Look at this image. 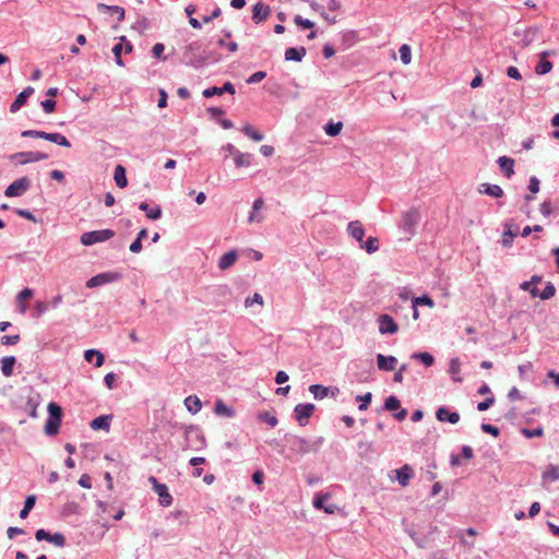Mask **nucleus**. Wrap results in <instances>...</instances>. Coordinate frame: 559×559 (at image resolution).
<instances>
[{"mask_svg": "<svg viewBox=\"0 0 559 559\" xmlns=\"http://www.w3.org/2000/svg\"><path fill=\"white\" fill-rule=\"evenodd\" d=\"M48 310V305L44 301H36L34 308V318H40Z\"/></svg>", "mask_w": 559, "mask_h": 559, "instance_id": "62", "label": "nucleus"}, {"mask_svg": "<svg viewBox=\"0 0 559 559\" xmlns=\"http://www.w3.org/2000/svg\"><path fill=\"white\" fill-rule=\"evenodd\" d=\"M266 78L265 71H257L247 79L248 84H257Z\"/></svg>", "mask_w": 559, "mask_h": 559, "instance_id": "63", "label": "nucleus"}, {"mask_svg": "<svg viewBox=\"0 0 559 559\" xmlns=\"http://www.w3.org/2000/svg\"><path fill=\"white\" fill-rule=\"evenodd\" d=\"M49 157L48 154L35 151H26V152H17L10 155V159L14 162L16 165H25L28 163H35L39 160L47 159Z\"/></svg>", "mask_w": 559, "mask_h": 559, "instance_id": "8", "label": "nucleus"}, {"mask_svg": "<svg viewBox=\"0 0 559 559\" xmlns=\"http://www.w3.org/2000/svg\"><path fill=\"white\" fill-rule=\"evenodd\" d=\"M111 420H112V415H100V416L94 418L90 423V427L93 430H105V431H108L109 428H110Z\"/></svg>", "mask_w": 559, "mask_h": 559, "instance_id": "26", "label": "nucleus"}, {"mask_svg": "<svg viewBox=\"0 0 559 559\" xmlns=\"http://www.w3.org/2000/svg\"><path fill=\"white\" fill-rule=\"evenodd\" d=\"M421 215L416 207L403 212L399 228L405 236L406 240H409L416 234V227L419 224Z\"/></svg>", "mask_w": 559, "mask_h": 559, "instance_id": "1", "label": "nucleus"}, {"mask_svg": "<svg viewBox=\"0 0 559 559\" xmlns=\"http://www.w3.org/2000/svg\"><path fill=\"white\" fill-rule=\"evenodd\" d=\"M84 359L87 362H94L95 367H100L105 361V356L98 349L91 348L84 352Z\"/></svg>", "mask_w": 559, "mask_h": 559, "instance_id": "32", "label": "nucleus"}, {"mask_svg": "<svg viewBox=\"0 0 559 559\" xmlns=\"http://www.w3.org/2000/svg\"><path fill=\"white\" fill-rule=\"evenodd\" d=\"M316 405L312 403H299L294 408V418L301 427H305L312 416Z\"/></svg>", "mask_w": 559, "mask_h": 559, "instance_id": "11", "label": "nucleus"}, {"mask_svg": "<svg viewBox=\"0 0 559 559\" xmlns=\"http://www.w3.org/2000/svg\"><path fill=\"white\" fill-rule=\"evenodd\" d=\"M40 106L45 114H51L56 110V102L51 98L41 100Z\"/></svg>", "mask_w": 559, "mask_h": 559, "instance_id": "64", "label": "nucleus"}, {"mask_svg": "<svg viewBox=\"0 0 559 559\" xmlns=\"http://www.w3.org/2000/svg\"><path fill=\"white\" fill-rule=\"evenodd\" d=\"M31 180L24 176L12 183H10L4 190V195L8 198H16L23 195L31 188Z\"/></svg>", "mask_w": 559, "mask_h": 559, "instance_id": "9", "label": "nucleus"}, {"mask_svg": "<svg viewBox=\"0 0 559 559\" xmlns=\"http://www.w3.org/2000/svg\"><path fill=\"white\" fill-rule=\"evenodd\" d=\"M151 27V22L147 17H141L133 25L132 28L138 31L140 34H143L145 31H147Z\"/></svg>", "mask_w": 559, "mask_h": 559, "instance_id": "55", "label": "nucleus"}, {"mask_svg": "<svg viewBox=\"0 0 559 559\" xmlns=\"http://www.w3.org/2000/svg\"><path fill=\"white\" fill-rule=\"evenodd\" d=\"M500 170L507 178H511L514 175V159L508 156H500L497 160Z\"/></svg>", "mask_w": 559, "mask_h": 559, "instance_id": "30", "label": "nucleus"}, {"mask_svg": "<svg viewBox=\"0 0 559 559\" xmlns=\"http://www.w3.org/2000/svg\"><path fill=\"white\" fill-rule=\"evenodd\" d=\"M222 60V55L215 50H210L202 44L201 55L191 60L190 68L202 69L209 64L217 63Z\"/></svg>", "mask_w": 559, "mask_h": 559, "instance_id": "4", "label": "nucleus"}, {"mask_svg": "<svg viewBox=\"0 0 559 559\" xmlns=\"http://www.w3.org/2000/svg\"><path fill=\"white\" fill-rule=\"evenodd\" d=\"M412 358L421 362L425 367H431L435 364V357L428 352H417Z\"/></svg>", "mask_w": 559, "mask_h": 559, "instance_id": "41", "label": "nucleus"}, {"mask_svg": "<svg viewBox=\"0 0 559 559\" xmlns=\"http://www.w3.org/2000/svg\"><path fill=\"white\" fill-rule=\"evenodd\" d=\"M330 498L331 495L329 492H317L313 497L312 504L317 510H323L328 514H333L336 510V506L325 504Z\"/></svg>", "mask_w": 559, "mask_h": 559, "instance_id": "17", "label": "nucleus"}, {"mask_svg": "<svg viewBox=\"0 0 559 559\" xmlns=\"http://www.w3.org/2000/svg\"><path fill=\"white\" fill-rule=\"evenodd\" d=\"M356 400L360 402V404L358 405V409L361 412L367 411L371 403L372 394L370 392H367L364 395H357Z\"/></svg>", "mask_w": 559, "mask_h": 559, "instance_id": "56", "label": "nucleus"}, {"mask_svg": "<svg viewBox=\"0 0 559 559\" xmlns=\"http://www.w3.org/2000/svg\"><path fill=\"white\" fill-rule=\"evenodd\" d=\"M114 179L119 188H126L128 186L127 170L122 165H117L114 171Z\"/></svg>", "mask_w": 559, "mask_h": 559, "instance_id": "38", "label": "nucleus"}, {"mask_svg": "<svg viewBox=\"0 0 559 559\" xmlns=\"http://www.w3.org/2000/svg\"><path fill=\"white\" fill-rule=\"evenodd\" d=\"M512 227H513V224L511 222L507 221V222L503 223L504 230H503V234H502L501 245L504 248L512 247L513 239L518 235V227L515 228V230H513Z\"/></svg>", "mask_w": 559, "mask_h": 559, "instance_id": "23", "label": "nucleus"}, {"mask_svg": "<svg viewBox=\"0 0 559 559\" xmlns=\"http://www.w3.org/2000/svg\"><path fill=\"white\" fill-rule=\"evenodd\" d=\"M307 53L305 47H289L285 50V60L301 62Z\"/></svg>", "mask_w": 559, "mask_h": 559, "instance_id": "28", "label": "nucleus"}, {"mask_svg": "<svg viewBox=\"0 0 559 559\" xmlns=\"http://www.w3.org/2000/svg\"><path fill=\"white\" fill-rule=\"evenodd\" d=\"M397 365V358L389 355L385 356L383 354H377V366L379 370L382 371H393L395 370Z\"/></svg>", "mask_w": 559, "mask_h": 559, "instance_id": "21", "label": "nucleus"}, {"mask_svg": "<svg viewBox=\"0 0 559 559\" xmlns=\"http://www.w3.org/2000/svg\"><path fill=\"white\" fill-rule=\"evenodd\" d=\"M361 249L366 250L367 253L371 254L378 251L379 249V240L377 237H368L367 240H362L359 242Z\"/></svg>", "mask_w": 559, "mask_h": 559, "instance_id": "42", "label": "nucleus"}, {"mask_svg": "<svg viewBox=\"0 0 559 559\" xmlns=\"http://www.w3.org/2000/svg\"><path fill=\"white\" fill-rule=\"evenodd\" d=\"M165 45L162 43H156L152 48V55L154 58L158 60H166L167 56L164 55Z\"/></svg>", "mask_w": 559, "mask_h": 559, "instance_id": "59", "label": "nucleus"}, {"mask_svg": "<svg viewBox=\"0 0 559 559\" xmlns=\"http://www.w3.org/2000/svg\"><path fill=\"white\" fill-rule=\"evenodd\" d=\"M540 32H542V28L537 25L527 27L522 33L521 46L523 48L528 47L532 43H534L536 39L539 38Z\"/></svg>", "mask_w": 559, "mask_h": 559, "instance_id": "22", "label": "nucleus"}, {"mask_svg": "<svg viewBox=\"0 0 559 559\" xmlns=\"http://www.w3.org/2000/svg\"><path fill=\"white\" fill-rule=\"evenodd\" d=\"M238 259V253L236 250H229L228 252L224 253L218 261V267L221 270H227L230 266H233Z\"/></svg>", "mask_w": 559, "mask_h": 559, "instance_id": "31", "label": "nucleus"}, {"mask_svg": "<svg viewBox=\"0 0 559 559\" xmlns=\"http://www.w3.org/2000/svg\"><path fill=\"white\" fill-rule=\"evenodd\" d=\"M257 418L262 423H266L271 427H275L278 424L277 418L274 415H271L269 412L259 413Z\"/></svg>", "mask_w": 559, "mask_h": 559, "instance_id": "54", "label": "nucleus"}, {"mask_svg": "<svg viewBox=\"0 0 559 559\" xmlns=\"http://www.w3.org/2000/svg\"><path fill=\"white\" fill-rule=\"evenodd\" d=\"M448 371L451 374V377H452L454 382H462L463 381V379L459 376V373L461 371L460 358H457V357L451 358Z\"/></svg>", "mask_w": 559, "mask_h": 559, "instance_id": "40", "label": "nucleus"}, {"mask_svg": "<svg viewBox=\"0 0 559 559\" xmlns=\"http://www.w3.org/2000/svg\"><path fill=\"white\" fill-rule=\"evenodd\" d=\"M35 538L38 542L46 540L60 548L67 545L66 536L62 533L57 532L55 534H51L45 528H38L35 532Z\"/></svg>", "mask_w": 559, "mask_h": 559, "instance_id": "13", "label": "nucleus"}, {"mask_svg": "<svg viewBox=\"0 0 559 559\" xmlns=\"http://www.w3.org/2000/svg\"><path fill=\"white\" fill-rule=\"evenodd\" d=\"M400 58L403 64H409L412 61V49L407 44H403L400 49Z\"/></svg>", "mask_w": 559, "mask_h": 559, "instance_id": "52", "label": "nucleus"}, {"mask_svg": "<svg viewBox=\"0 0 559 559\" xmlns=\"http://www.w3.org/2000/svg\"><path fill=\"white\" fill-rule=\"evenodd\" d=\"M40 404V395L38 393L29 392L26 397V403L23 409L32 417L37 418V407Z\"/></svg>", "mask_w": 559, "mask_h": 559, "instance_id": "19", "label": "nucleus"}, {"mask_svg": "<svg viewBox=\"0 0 559 559\" xmlns=\"http://www.w3.org/2000/svg\"><path fill=\"white\" fill-rule=\"evenodd\" d=\"M264 206V200L262 198H258L253 201L252 210L249 213L248 222H261L263 217L259 214V211Z\"/></svg>", "mask_w": 559, "mask_h": 559, "instance_id": "36", "label": "nucleus"}, {"mask_svg": "<svg viewBox=\"0 0 559 559\" xmlns=\"http://www.w3.org/2000/svg\"><path fill=\"white\" fill-rule=\"evenodd\" d=\"M436 418L440 423H449L455 425L460 421V414L448 406H440L436 411Z\"/></svg>", "mask_w": 559, "mask_h": 559, "instance_id": "15", "label": "nucleus"}, {"mask_svg": "<svg viewBox=\"0 0 559 559\" xmlns=\"http://www.w3.org/2000/svg\"><path fill=\"white\" fill-rule=\"evenodd\" d=\"M201 49H202V41L201 40H194V41L189 43L183 48V52H182L183 60H182V62L187 67H190L189 62L191 60H193L194 58H198V56L201 55Z\"/></svg>", "mask_w": 559, "mask_h": 559, "instance_id": "18", "label": "nucleus"}, {"mask_svg": "<svg viewBox=\"0 0 559 559\" xmlns=\"http://www.w3.org/2000/svg\"><path fill=\"white\" fill-rule=\"evenodd\" d=\"M285 440L295 453L304 455L312 451L310 442L302 437L287 433L285 435Z\"/></svg>", "mask_w": 559, "mask_h": 559, "instance_id": "10", "label": "nucleus"}, {"mask_svg": "<svg viewBox=\"0 0 559 559\" xmlns=\"http://www.w3.org/2000/svg\"><path fill=\"white\" fill-rule=\"evenodd\" d=\"M495 396L491 394L489 397H486L484 401L477 404V409L479 412H485L489 409L495 404Z\"/></svg>", "mask_w": 559, "mask_h": 559, "instance_id": "61", "label": "nucleus"}, {"mask_svg": "<svg viewBox=\"0 0 559 559\" xmlns=\"http://www.w3.org/2000/svg\"><path fill=\"white\" fill-rule=\"evenodd\" d=\"M28 97H26L22 92L19 93L15 99L10 105L11 112H17L27 102Z\"/></svg>", "mask_w": 559, "mask_h": 559, "instance_id": "50", "label": "nucleus"}, {"mask_svg": "<svg viewBox=\"0 0 559 559\" xmlns=\"http://www.w3.org/2000/svg\"><path fill=\"white\" fill-rule=\"evenodd\" d=\"M271 14V7L262 1H258L252 7L251 20L254 24H260L267 20Z\"/></svg>", "mask_w": 559, "mask_h": 559, "instance_id": "16", "label": "nucleus"}, {"mask_svg": "<svg viewBox=\"0 0 559 559\" xmlns=\"http://www.w3.org/2000/svg\"><path fill=\"white\" fill-rule=\"evenodd\" d=\"M412 302L415 304V306H428L430 308L435 306L432 298L426 294L420 297H415Z\"/></svg>", "mask_w": 559, "mask_h": 559, "instance_id": "58", "label": "nucleus"}, {"mask_svg": "<svg viewBox=\"0 0 559 559\" xmlns=\"http://www.w3.org/2000/svg\"><path fill=\"white\" fill-rule=\"evenodd\" d=\"M148 481L152 484L153 490L158 495L160 506L169 507L173 503V497L167 485L159 483L155 476H150Z\"/></svg>", "mask_w": 559, "mask_h": 559, "instance_id": "12", "label": "nucleus"}, {"mask_svg": "<svg viewBox=\"0 0 559 559\" xmlns=\"http://www.w3.org/2000/svg\"><path fill=\"white\" fill-rule=\"evenodd\" d=\"M480 429L488 435H491L492 437H499L500 436V429L497 426H493L491 424L483 423L480 425Z\"/></svg>", "mask_w": 559, "mask_h": 559, "instance_id": "60", "label": "nucleus"}, {"mask_svg": "<svg viewBox=\"0 0 559 559\" xmlns=\"http://www.w3.org/2000/svg\"><path fill=\"white\" fill-rule=\"evenodd\" d=\"M401 407V401L395 395H390L385 399L382 409L395 413Z\"/></svg>", "mask_w": 559, "mask_h": 559, "instance_id": "45", "label": "nucleus"}, {"mask_svg": "<svg viewBox=\"0 0 559 559\" xmlns=\"http://www.w3.org/2000/svg\"><path fill=\"white\" fill-rule=\"evenodd\" d=\"M323 129H324V132L329 136H336L341 133V131L343 129V123L341 121H338V122L329 121L328 123H325Z\"/></svg>", "mask_w": 559, "mask_h": 559, "instance_id": "47", "label": "nucleus"}, {"mask_svg": "<svg viewBox=\"0 0 559 559\" xmlns=\"http://www.w3.org/2000/svg\"><path fill=\"white\" fill-rule=\"evenodd\" d=\"M1 372L4 377H11L13 374L16 358L14 356H5L1 358Z\"/></svg>", "mask_w": 559, "mask_h": 559, "instance_id": "37", "label": "nucleus"}, {"mask_svg": "<svg viewBox=\"0 0 559 559\" xmlns=\"http://www.w3.org/2000/svg\"><path fill=\"white\" fill-rule=\"evenodd\" d=\"M542 478L544 481L559 480V467L557 465L549 464L547 469L543 472Z\"/></svg>", "mask_w": 559, "mask_h": 559, "instance_id": "44", "label": "nucleus"}, {"mask_svg": "<svg viewBox=\"0 0 559 559\" xmlns=\"http://www.w3.org/2000/svg\"><path fill=\"white\" fill-rule=\"evenodd\" d=\"M556 294V287L551 282H547L546 286L542 292L537 287L532 288L531 296L539 297L542 300H548L552 298Z\"/></svg>", "mask_w": 559, "mask_h": 559, "instance_id": "25", "label": "nucleus"}, {"mask_svg": "<svg viewBox=\"0 0 559 559\" xmlns=\"http://www.w3.org/2000/svg\"><path fill=\"white\" fill-rule=\"evenodd\" d=\"M379 332L381 334H395L399 331V325L394 319L386 313H382L377 319Z\"/></svg>", "mask_w": 559, "mask_h": 559, "instance_id": "14", "label": "nucleus"}, {"mask_svg": "<svg viewBox=\"0 0 559 559\" xmlns=\"http://www.w3.org/2000/svg\"><path fill=\"white\" fill-rule=\"evenodd\" d=\"M22 138H34V139H44L49 142L56 143L62 147H71V142L61 133H48L39 130H24L21 133Z\"/></svg>", "mask_w": 559, "mask_h": 559, "instance_id": "3", "label": "nucleus"}, {"mask_svg": "<svg viewBox=\"0 0 559 559\" xmlns=\"http://www.w3.org/2000/svg\"><path fill=\"white\" fill-rule=\"evenodd\" d=\"M36 503V496L35 495H29L26 497L25 501H24V506H23V509L20 511V518L21 519H26L29 514V512L32 511V509L34 508Z\"/></svg>", "mask_w": 559, "mask_h": 559, "instance_id": "46", "label": "nucleus"}, {"mask_svg": "<svg viewBox=\"0 0 559 559\" xmlns=\"http://www.w3.org/2000/svg\"><path fill=\"white\" fill-rule=\"evenodd\" d=\"M294 22L297 26L301 27L302 29H311L314 27V23L308 19H304L301 15H295Z\"/></svg>", "mask_w": 559, "mask_h": 559, "instance_id": "57", "label": "nucleus"}, {"mask_svg": "<svg viewBox=\"0 0 559 559\" xmlns=\"http://www.w3.org/2000/svg\"><path fill=\"white\" fill-rule=\"evenodd\" d=\"M552 53L554 51L546 50L539 55V61L535 67V72L538 75H545L552 70V63L548 60V57L551 56Z\"/></svg>", "mask_w": 559, "mask_h": 559, "instance_id": "20", "label": "nucleus"}, {"mask_svg": "<svg viewBox=\"0 0 559 559\" xmlns=\"http://www.w3.org/2000/svg\"><path fill=\"white\" fill-rule=\"evenodd\" d=\"M251 158L252 155L249 153L237 152L234 158L235 165L236 167H248L251 164Z\"/></svg>", "mask_w": 559, "mask_h": 559, "instance_id": "48", "label": "nucleus"}, {"mask_svg": "<svg viewBox=\"0 0 559 559\" xmlns=\"http://www.w3.org/2000/svg\"><path fill=\"white\" fill-rule=\"evenodd\" d=\"M330 388H326L322 384H311L309 386V392L313 395L316 400H323L329 396Z\"/></svg>", "mask_w": 559, "mask_h": 559, "instance_id": "43", "label": "nucleus"}, {"mask_svg": "<svg viewBox=\"0 0 559 559\" xmlns=\"http://www.w3.org/2000/svg\"><path fill=\"white\" fill-rule=\"evenodd\" d=\"M214 413L217 416H222L225 418H233L236 416V412L234 408L227 406L222 400H217L214 405Z\"/></svg>", "mask_w": 559, "mask_h": 559, "instance_id": "33", "label": "nucleus"}, {"mask_svg": "<svg viewBox=\"0 0 559 559\" xmlns=\"http://www.w3.org/2000/svg\"><path fill=\"white\" fill-rule=\"evenodd\" d=\"M348 234L356 239L358 242H362L365 236V229L359 221H352L347 225Z\"/></svg>", "mask_w": 559, "mask_h": 559, "instance_id": "29", "label": "nucleus"}, {"mask_svg": "<svg viewBox=\"0 0 559 559\" xmlns=\"http://www.w3.org/2000/svg\"><path fill=\"white\" fill-rule=\"evenodd\" d=\"M478 192L481 194H487L492 198H497V199L503 197V194H504V192L500 186L491 185V183H487V182L481 183L478 187Z\"/></svg>", "mask_w": 559, "mask_h": 559, "instance_id": "27", "label": "nucleus"}, {"mask_svg": "<svg viewBox=\"0 0 559 559\" xmlns=\"http://www.w3.org/2000/svg\"><path fill=\"white\" fill-rule=\"evenodd\" d=\"M185 436L188 447L195 451H199L206 445L205 437L200 427L198 426H187L185 428Z\"/></svg>", "mask_w": 559, "mask_h": 559, "instance_id": "6", "label": "nucleus"}, {"mask_svg": "<svg viewBox=\"0 0 559 559\" xmlns=\"http://www.w3.org/2000/svg\"><path fill=\"white\" fill-rule=\"evenodd\" d=\"M185 406L189 413L195 415L201 411L202 403L197 395H189L185 399Z\"/></svg>", "mask_w": 559, "mask_h": 559, "instance_id": "39", "label": "nucleus"}, {"mask_svg": "<svg viewBox=\"0 0 559 559\" xmlns=\"http://www.w3.org/2000/svg\"><path fill=\"white\" fill-rule=\"evenodd\" d=\"M47 408L49 416L45 424V433L47 436H56L59 432V427L62 418V409L55 402H50Z\"/></svg>", "mask_w": 559, "mask_h": 559, "instance_id": "2", "label": "nucleus"}, {"mask_svg": "<svg viewBox=\"0 0 559 559\" xmlns=\"http://www.w3.org/2000/svg\"><path fill=\"white\" fill-rule=\"evenodd\" d=\"M122 278V273L117 271H108L98 273L92 276L85 284L87 288H95L114 282H118Z\"/></svg>", "mask_w": 559, "mask_h": 559, "instance_id": "7", "label": "nucleus"}, {"mask_svg": "<svg viewBox=\"0 0 559 559\" xmlns=\"http://www.w3.org/2000/svg\"><path fill=\"white\" fill-rule=\"evenodd\" d=\"M396 479L402 487H406L409 484L411 478L414 476V471L411 465L404 464L402 467L395 471Z\"/></svg>", "mask_w": 559, "mask_h": 559, "instance_id": "24", "label": "nucleus"}, {"mask_svg": "<svg viewBox=\"0 0 559 559\" xmlns=\"http://www.w3.org/2000/svg\"><path fill=\"white\" fill-rule=\"evenodd\" d=\"M248 138L252 139L253 141L255 142H260L264 139V134L261 133L260 131L258 130H254L252 128V126L250 124H246L243 126L242 130H241Z\"/></svg>", "mask_w": 559, "mask_h": 559, "instance_id": "49", "label": "nucleus"}, {"mask_svg": "<svg viewBox=\"0 0 559 559\" xmlns=\"http://www.w3.org/2000/svg\"><path fill=\"white\" fill-rule=\"evenodd\" d=\"M139 209L146 213V216L148 219L157 221L162 217V207L159 205H156L155 207H150L148 203L142 202L139 205Z\"/></svg>", "mask_w": 559, "mask_h": 559, "instance_id": "35", "label": "nucleus"}, {"mask_svg": "<svg viewBox=\"0 0 559 559\" xmlns=\"http://www.w3.org/2000/svg\"><path fill=\"white\" fill-rule=\"evenodd\" d=\"M543 277L540 275H533L530 281H525L520 285V288L528 292L531 294L532 288H534L536 284L540 283Z\"/></svg>", "mask_w": 559, "mask_h": 559, "instance_id": "53", "label": "nucleus"}, {"mask_svg": "<svg viewBox=\"0 0 559 559\" xmlns=\"http://www.w3.org/2000/svg\"><path fill=\"white\" fill-rule=\"evenodd\" d=\"M115 236L112 229H99L85 231L81 235L80 241L83 246L90 247L98 242H104L111 239Z\"/></svg>", "mask_w": 559, "mask_h": 559, "instance_id": "5", "label": "nucleus"}, {"mask_svg": "<svg viewBox=\"0 0 559 559\" xmlns=\"http://www.w3.org/2000/svg\"><path fill=\"white\" fill-rule=\"evenodd\" d=\"M520 432L527 439L535 437L539 438L544 436V428L542 426H538L534 429L521 428Z\"/></svg>", "mask_w": 559, "mask_h": 559, "instance_id": "51", "label": "nucleus"}, {"mask_svg": "<svg viewBox=\"0 0 559 559\" xmlns=\"http://www.w3.org/2000/svg\"><path fill=\"white\" fill-rule=\"evenodd\" d=\"M97 9L100 12H108L110 14H116L119 22L124 20L126 11L122 7L119 5H108L105 3H98Z\"/></svg>", "mask_w": 559, "mask_h": 559, "instance_id": "34", "label": "nucleus"}]
</instances>
